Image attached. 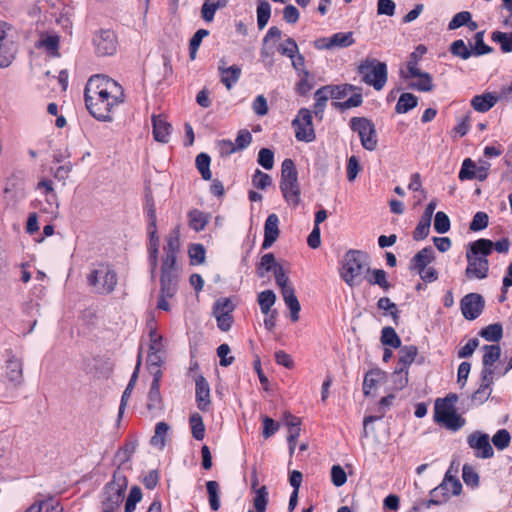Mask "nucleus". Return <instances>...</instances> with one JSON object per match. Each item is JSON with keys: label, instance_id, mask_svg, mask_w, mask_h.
Listing matches in <instances>:
<instances>
[{"label": "nucleus", "instance_id": "obj_46", "mask_svg": "<svg viewBox=\"0 0 512 512\" xmlns=\"http://www.w3.org/2000/svg\"><path fill=\"white\" fill-rule=\"evenodd\" d=\"M377 307L380 310L388 311L389 315L392 317V320L395 325H398L399 323V314L400 311L397 307V305L390 300L388 297H381L377 301Z\"/></svg>", "mask_w": 512, "mask_h": 512}, {"label": "nucleus", "instance_id": "obj_14", "mask_svg": "<svg viewBox=\"0 0 512 512\" xmlns=\"http://www.w3.org/2000/svg\"><path fill=\"white\" fill-rule=\"evenodd\" d=\"M467 443L471 448L476 450L475 456L477 458L488 459L494 455L488 434L475 431L468 436Z\"/></svg>", "mask_w": 512, "mask_h": 512}, {"label": "nucleus", "instance_id": "obj_34", "mask_svg": "<svg viewBox=\"0 0 512 512\" xmlns=\"http://www.w3.org/2000/svg\"><path fill=\"white\" fill-rule=\"evenodd\" d=\"M479 336L489 342H498L503 337V326L501 323H493L479 331Z\"/></svg>", "mask_w": 512, "mask_h": 512}, {"label": "nucleus", "instance_id": "obj_37", "mask_svg": "<svg viewBox=\"0 0 512 512\" xmlns=\"http://www.w3.org/2000/svg\"><path fill=\"white\" fill-rule=\"evenodd\" d=\"M280 266L281 265L276 262L273 253L264 254L261 257V261L257 267V274L259 277H264L266 272L273 271L274 273L276 271V268Z\"/></svg>", "mask_w": 512, "mask_h": 512}, {"label": "nucleus", "instance_id": "obj_21", "mask_svg": "<svg viewBox=\"0 0 512 512\" xmlns=\"http://www.w3.org/2000/svg\"><path fill=\"white\" fill-rule=\"evenodd\" d=\"M196 402L201 411H207L211 404L209 383L202 375L196 378Z\"/></svg>", "mask_w": 512, "mask_h": 512}, {"label": "nucleus", "instance_id": "obj_9", "mask_svg": "<svg viewBox=\"0 0 512 512\" xmlns=\"http://www.w3.org/2000/svg\"><path fill=\"white\" fill-rule=\"evenodd\" d=\"M295 137L298 141L313 142L316 138L313 127L312 112L307 108H301L292 121Z\"/></svg>", "mask_w": 512, "mask_h": 512}, {"label": "nucleus", "instance_id": "obj_7", "mask_svg": "<svg viewBox=\"0 0 512 512\" xmlns=\"http://www.w3.org/2000/svg\"><path fill=\"white\" fill-rule=\"evenodd\" d=\"M280 190L284 199L293 206L300 203V186L298 183V171L292 159L286 158L281 165Z\"/></svg>", "mask_w": 512, "mask_h": 512}, {"label": "nucleus", "instance_id": "obj_28", "mask_svg": "<svg viewBox=\"0 0 512 512\" xmlns=\"http://www.w3.org/2000/svg\"><path fill=\"white\" fill-rule=\"evenodd\" d=\"M219 71L221 73V82L228 90H230L233 85L237 83L241 76V68L237 65H232L228 68L219 66Z\"/></svg>", "mask_w": 512, "mask_h": 512}, {"label": "nucleus", "instance_id": "obj_24", "mask_svg": "<svg viewBox=\"0 0 512 512\" xmlns=\"http://www.w3.org/2000/svg\"><path fill=\"white\" fill-rule=\"evenodd\" d=\"M395 399V396L393 394H389L385 397H383L380 401H379V407H378V411L380 413V415L378 416H366L364 418V421H363V432H362V437H368L369 433H368V429H369V425L379 419H381L387 409L391 406L392 404V401Z\"/></svg>", "mask_w": 512, "mask_h": 512}, {"label": "nucleus", "instance_id": "obj_16", "mask_svg": "<svg viewBox=\"0 0 512 512\" xmlns=\"http://www.w3.org/2000/svg\"><path fill=\"white\" fill-rule=\"evenodd\" d=\"M451 484L452 495H459L462 491V484L455 476L450 475V471H447L442 483L434 488L430 494L434 498L445 497V502L449 499L450 495L447 494V486Z\"/></svg>", "mask_w": 512, "mask_h": 512}, {"label": "nucleus", "instance_id": "obj_59", "mask_svg": "<svg viewBox=\"0 0 512 512\" xmlns=\"http://www.w3.org/2000/svg\"><path fill=\"white\" fill-rule=\"evenodd\" d=\"M142 499V491L139 486H133L125 503V512H133L138 502Z\"/></svg>", "mask_w": 512, "mask_h": 512}, {"label": "nucleus", "instance_id": "obj_18", "mask_svg": "<svg viewBox=\"0 0 512 512\" xmlns=\"http://www.w3.org/2000/svg\"><path fill=\"white\" fill-rule=\"evenodd\" d=\"M435 260L434 249L431 246H426L418 251L410 260L409 270L416 272H423V270Z\"/></svg>", "mask_w": 512, "mask_h": 512}, {"label": "nucleus", "instance_id": "obj_38", "mask_svg": "<svg viewBox=\"0 0 512 512\" xmlns=\"http://www.w3.org/2000/svg\"><path fill=\"white\" fill-rule=\"evenodd\" d=\"M354 43L355 40L352 32H338L329 37V45H331L332 48H345L353 45Z\"/></svg>", "mask_w": 512, "mask_h": 512}, {"label": "nucleus", "instance_id": "obj_58", "mask_svg": "<svg viewBox=\"0 0 512 512\" xmlns=\"http://www.w3.org/2000/svg\"><path fill=\"white\" fill-rule=\"evenodd\" d=\"M455 411V407H452L445 402H442L441 398L435 401L434 407V421L438 423L443 418L448 416L450 413Z\"/></svg>", "mask_w": 512, "mask_h": 512}, {"label": "nucleus", "instance_id": "obj_62", "mask_svg": "<svg viewBox=\"0 0 512 512\" xmlns=\"http://www.w3.org/2000/svg\"><path fill=\"white\" fill-rule=\"evenodd\" d=\"M252 184L257 189L265 190L272 184V178L267 173H264L261 170L256 169L252 177Z\"/></svg>", "mask_w": 512, "mask_h": 512}, {"label": "nucleus", "instance_id": "obj_39", "mask_svg": "<svg viewBox=\"0 0 512 512\" xmlns=\"http://www.w3.org/2000/svg\"><path fill=\"white\" fill-rule=\"evenodd\" d=\"M381 343L391 348H399L401 346V339L393 327H384L381 331Z\"/></svg>", "mask_w": 512, "mask_h": 512}, {"label": "nucleus", "instance_id": "obj_8", "mask_svg": "<svg viewBox=\"0 0 512 512\" xmlns=\"http://www.w3.org/2000/svg\"><path fill=\"white\" fill-rule=\"evenodd\" d=\"M350 128L357 132L364 149L374 151L378 145L377 133L374 123L366 117H352Z\"/></svg>", "mask_w": 512, "mask_h": 512}, {"label": "nucleus", "instance_id": "obj_64", "mask_svg": "<svg viewBox=\"0 0 512 512\" xmlns=\"http://www.w3.org/2000/svg\"><path fill=\"white\" fill-rule=\"evenodd\" d=\"M233 310L234 305L229 298H219L213 306L214 315L232 314Z\"/></svg>", "mask_w": 512, "mask_h": 512}, {"label": "nucleus", "instance_id": "obj_20", "mask_svg": "<svg viewBox=\"0 0 512 512\" xmlns=\"http://www.w3.org/2000/svg\"><path fill=\"white\" fill-rule=\"evenodd\" d=\"M149 234V264L151 278H155V273L158 265V252H159V237L157 235V227H148Z\"/></svg>", "mask_w": 512, "mask_h": 512}, {"label": "nucleus", "instance_id": "obj_49", "mask_svg": "<svg viewBox=\"0 0 512 512\" xmlns=\"http://www.w3.org/2000/svg\"><path fill=\"white\" fill-rule=\"evenodd\" d=\"M210 162L211 158L206 153H200L196 157V167L200 172L202 178L207 181L211 180L212 178V173L210 171Z\"/></svg>", "mask_w": 512, "mask_h": 512}, {"label": "nucleus", "instance_id": "obj_22", "mask_svg": "<svg viewBox=\"0 0 512 512\" xmlns=\"http://www.w3.org/2000/svg\"><path fill=\"white\" fill-rule=\"evenodd\" d=\"M153 137L157 142L168 143L172 126L162 115L152 116Z\"/></svg>", "mask_w": 512, "mask_h": 512}, {"label": "nucleus", "instance_id": "obj_35", "mask_svg": "<svg viewBox=\"0 0 512 512\" xmlns=\"http://www.w3.org/2000/svg\"><path fill=\"white\" fill-rule=\"evenodd\" d=\"M169 429L170 427L166 422H158L155 426L154 435L150 439V444L163 450L166 445L165 437Z\"/></svg>", "mask_w": 512, "mask_h": 512}, {"label": "nucleus", "instance_id": "obj_30", "mask_svg": "<svg viewBox=\"0 0 512 512\" xmlns=\"http://www.w3.org/2000/svg\"><path fill=\"white\" fill-rule=\"evenodd\" d=\"M327 89L322 86L319 89H317L314 93V109L313 113L316 118L319 120L323 119V114L327 105V101L330 98L329 93L326 91Z\"/></svg>", "mask_w": 512, "mask_h": 512}, {"label": "nucleus", "instance_id": "obj_45", "mask_svg": "<svg viewBox=\"0 0 512 512\" xmlns=\"http://www.w3.org/2000/svg\"><path fill=\"white\" fill-rule=\"evenodd\" d=\"M270 15L271 5L269 2L266 0L259 1L257 5V24L260 30L267 25Z\"/></svg>", "mask_w": 512, "mask_h": 512}, {"label": "nucleus", "instance_id": "obj_50", "mask_svg": "<svg viewBox=\"0 0 512 512\" xmlns=\"http://www.w3.org/2000/svg\"><path fill=\"white\" fill-rule=\"evenodd\" d=\"M484 31H478L474 35V46L471 51L473 52V56H482L485 54H489L493 51V48L484 42Z\"/></svg>", "mask_w": 512, "mask_h": 512}, {"label": "nucleus", "instance_id": "obj_55", "mask_svg": "<svg viewBox=\"0 0 512 512\" xmlns=\"http://www.w3.org/2000/svg\"><path fill=\"white\" fill-rule=\"evenodd\" d=\"M462 478L467 486H470L472 488H476L479 486V475L475 471V469L468 464H465L463 466Z\"/></svg>", "mask_w": 512, "mask_h": 512}, {"label": "nucleus", "instance_id": "obj_52", "mask_svg": "<svg viewBox=\"0 0 512 512\" xmlns=\"http://www.w3.org/2000/svg\"><path fill=\"white\" fill-rule=\"evenodd\" d=\"M449 50L452 55L459 57L463 60H467L473 55V52L471 51V49L468 48V46L465 44V42L462 39L455 40L450 45Z\"/></svg>", "mask_w": 512, "mask_h": 512}, {"label": "nucleus", "instance_id": "obj_5", "mask_svg": "<svg viewBox=\"0 0 512 512\" xmlns=\"http://www.w3.org/2000/svg\"><path fill=\"white\" fill-rule=\"evenodd\" d=\"M127 485V477L122 472L116 470L113 473L112 480L103 488L102 512H117L123 502Z\"/></svg>", "mask_w": 512, "mask_h": 512}, {"label": "nucleus", "instance_id": "obj_41", "mask_svg": "<svg viewBox=\"0 0 512 512\" xmlns=\"http://www.w3.org/2000/svg\"><path fill=\"white\" fill-rule=\"evenodd\" d=\"M465 423V419L458 414L456 410L438 422V424L444 425L448 430L453 432L460 430Z\"/></svg>", "mask_w": 512, "mask_h": 512}, {"label": "nucleus", "instance_id": "obj_33", "mask_svg": "<svg viewBox=\"0 0 512 512\" xmlns=\"http://www.w3.org/2000/svg\"><path fill=\"white\" fill-rule=\"evenodd\" d=\"M332 99H342L348 95L349 92L361 91V88L352 84L340 85H325L324 86Z\"/></svg>", "mask_w": 512, "mask_h": 512}, {"label": "nucleus", "instance_id": "obj_54", "mask_svg": "<svg viewBox=\"0 0 512 512\" xmlns=\"http://www.w3.org/2000/svg\"><path fill=\"white\" fill-rule=\"evenodd\" d=\"M268 503V491L265 486L260 487L256 491V495L253 499V505L256 512H266V506Z\"/></svg>", "mask_w": 512, "mask_h": 512}, {"label": "nucleus", "instance_id": "obj_36", "mask_svg": "<svg viewBox=\"0 0 512 512\" xmlns=\"http://www.w3.org/2000/svg\"><path fill=\"white\" fill-rule=\"evenodd\" d=\"M188 218L189 226L196 232L204 230L208 223V215L198 209L191 210L188 214Z\"/></svg>", "mask_w": 512, "mask_h": 512}, {"label": "nucleus", "instance_id": "obj_56", "mask_svg": "<svg viewBox=\"0 0 512 512\" xmlns=\"http://www.w3.org/2000/svg\"><path fill=\"white\" fill-rule=\"evenodd\" d=\"M450 219L446 213L438 211L434 218V229L439 234L447 233L450 230Z\"/></svg>", "mask_w": 512, "mask_h": 512}, {"label": "nucleus", "instance_id": "obj_40", "mask_svg": "<svg viewBox=\"0 0 512 512\" xmlns=\"http://www.w3.org/2000/svg\"><path fill=\"white\" fill-rule=\"evenodd\" d=\"M417 78H419L418 81L408 84L410 89L421 92H430L434 89L432 76L428 72H423Z\"/></svg>", "mask_w": 512, "mask_h": 512}, {"label": "nucleus", "instance_id": "obj_53", "mask_svg": "<svg viewBox=\"0 0 512 512\" xmlns=\"http://www.w3.org/2000/svg\"><path fill=\"white\" fill-rule=\"evenodd\" d=\"M180 250V232L178 228L171 231L164 246V253L178 254Z\"/></svg>", "mask_w": 512, "mask_h": 512}, {"label": "nucleus", "instance_id": "obj_4", "mask_svg": "<svg viewBox=\"0 0 512 512\" xmlns=\"http://www.w3.org/2000/svg\"><path fill=\"white\" fill-rule=\"evenodd\" d=\"M86 279L93 291L100 295L111 294L118 283L116 271L107 262L93 263Z\"/></svg>", "mask_w": 512, "mask_h": 512}, {"label": "nucleus", "instance_id": "obj_15", "mask_svg": "<svg viewBox=\"0 0 512 512\" xmlns=\"http://www.w3.org/2000/svg\"><path fill=\"white\" fill-rule=\"evenodd\" d=\"M6 378L14 386H19L23 383V362L10 352L5 362Z\"/></svg>", "mask_w": 512, "mask_h": 512}, {"label": "nucleus", "instance_id": "obj_26", "mask_svg": "<svg viewBox=\"0 0 512 512\" xmlns=\"http://www.w3.org/2000/svg\"><path fill=\"white\" fill-rule=\"evenodd\" d=\"M398 354L399 359L396 367L408 370L418 354V348L415 345L400 346Z\"/></svg>", "mask_w": 512, "mask_h": 512}, {"label": "nucleus", "instance_id": "obj_31", "mask_svg": "<svg viewBox=\"0 0 512 512\" xmlns=\"http://www.w3.org/2000/svg\"><path fill=\"white\" fill-rule=\"evenodd\" d=\"M483 350L485 351L482 357V366L488 368H494V364L500 359L501 348L498 344L484 345Z\"/></svg>", "mask_w": 512, "mask_h": 512}, {"label": "nucleus", "instance_id": "obj_19", "mask_svg": "<svg viewBox=\"0 0 512 512\" xmlns=\"http://www.w3.org/2000/svg\"><path fill=\"white\" fill-rule=\"evenodd\" d=\"M279 218L275 213L270 214L264 224V240L262 249L270 248L279 237Z\"/></svg>", "mask_w": 512, "mask_h": 512}, {"label": "nucleus", "instance_id": "obj_10", "mask_svg": "<svg viewBox=\"0 0 512 512\" xmlns=\"http://www.w3.org/2000/svg\"><path fill=\"white\" fill-rule=\"evenodd\" d=\"M11 30L12 28L7 22L0 21V68L10 66L17 53Z\"/></svg>", "mask_w": 512, "mask_h": 512}, {"label": "nucleus", "instance_id": "obj_47", "mask_svg": "<svg viewBox=\"0 0 512 512\" xmlns=\"http://www.w3.org/2000/svg\"><path fill=\"white\" fill-rule=\"evenodd\" d=\"M136 446V442L133 441L126 443L123 448L118 450V452L115 455V459L118 461V471H120L119 469L121 466L130 461L132 455L136 451Z\"/></svg>", "mask_w": 512, "mask_h": 512}, {"label": "nucleus", "instance_id": "obj_3", "mask_svg": "<svg viewBox=\"0 0 512 512\" xmlns=\"http://www.w3.org/2000/svg\"><path fill=\"white\" fill-rule=\"evenodd\" d=\"M367 271H370V266L366 252L350 249L344 254L339 274L349 287L361 284L363 275Z\"/></svg>", "mask_w": 512, "mask_h": 512}, {"label": "nucleus", "instance_id": "obj_63", "mask_svg": "<svg viewBox=\"0 0 512 512\" xmlns=\"http://www.w3.org/2000/svg\"><path fill=\"white\" fill-rule=\"evenodd\" d=\"M510 434L506 429L498 430L492 437V442L498 450L507 448L510 444Z\"/></svg>", "mask_w": 512, "mask_h": 512}, {"label": "nucleus", "instance_id": "obj_61", "mask_svg": "<svg viewBox=\"0 0 512 512\" xmlns=\"http://www.w3.org/2000/svg\"><path fill=\"white\" fill-rule=\"evenodd\" d=\"M257 162L266 170L272 169L274 166V152L269 148L260 149Z\"/></svg>", "mask_w": 512, "mask_h": 512}, {"label": "nucleus", "instance_id": "obj_2", "mask_svg": "<svg viewBox=\"0 0 512 512\" xmlns=\"http://www.w3.org/2000/svg\"><path fill=\"white\" fill-rule=\"evenodd\" d=\"M491 240L480 238L470 242L466 250L467 267L465 276L468 279H485L489 272Z\"/></svg>", "mask_w": 512, "mask_h": 512}, {"label": "nucleus", "instance_id": "obj_1", "mask_svg": "<svg viewBox=\"0 0 512 512\" xmlns=\"http://www.w3.org/2000/svg\"><path fill=\"white\" fill-rule=\"evenodd\" d=\"M84 99L89 113L97 120L111 122L114 108L124 103L123 87L106 75H93L89 78L85 89Z\"/></svg>", "mask_w": 512, "mask_h": 512}, {"label": "nucleus", "instance_id": "obj_29", "mask_svg": "<svg viewBox=\"0 0 512 512\" xmlns=\"http://www.w3.org/2000/svg\"><path fill=\"white\" fill-rule=\"evenodd\" d=\"M283 300L290 310L291 320L296 322L299 320L300 303L295 295L294 289H286L282 293Z\"/></svg>", "mask_w": 512, "mask_h": 512}, {"label": "nucleus", "instance_id": "obj_32", "mask_svg": "<svg viewBox=\"0 0 512 512\" xmlns=\"http://www.w3.org/2000/svg\"><path fill=\"white\" fill-rule=\"evenodd\" d=\"M418 105V98L409 92L402 93L395 106V111L399 114L407 113Z\"/></svg>", "mask_w": 512, "mask_h": 512}, {"label": "nucleus", "instance_id": "obj_13", "mask_svg": "<svg viewBox=\"0 0 512 512\" xmlns=\"http://www.w3.org/2000/svg\"><path fill=\"white\" fill-rule=\"evenodd\" d=\"M485 300L479 293H468L460 301L462 315L467 320H475L483 312Z\"/></svg>", "mask_w": 512, "mask_h": 512}, {"label": "nucleus", "instance_id": "obj_17", "mask_svg": "<svg viewBox=\"0 0 512 512\" xmlns=\"http://www.w3.org/2000/svg\"><path fill=\"white\" fill-rule=\"evenodd\" d=\"M487 177L488 173L485 172L483 167H478V165H476V163L470 158L464 159L458 174V178L461 181L473 179L484 181L487 179Z\"/></svg>", "mask_w": 512, "mask_h": 512}, {"label": "nucleus", "instance_id": "obj_25", "mask_svg": "<svg viewBox=\"0 0 512 512\" xmlns=\"http://www.w3.org/2000/svg\"><path fill=\"white\" fill-rule=\"evenodd\" d=\"M387 374L379 368H374L365 374L363 381V392L369 395L372 389H375L378 384L383 382Z\"/></svg>", "mask_w": 512, "mask_h": 512}, {"label": "nucleus", "instance_id": "obj_51", "mask_svg": "<svg viewBox=\"0 0 512 512\" xmlns=\"http://www.w3.org/2000/svg\"><path fill=\"white\" fill-rule=\"evenodd\" d=\"M189 423L193 437L196 440H202L205 436V425L203 423L202 416L198 413L192 414L190 416Z\"/></svg>", "mask_w": 512, "mask_h": 512}, {"label": "nucleus", "instance_id": "obj_48", "mask_svg": "<svg viewBox=\"0 0 512 512\" xmlns=\"http://www.w3.org/2000/svg\"><path fill=\"white\" fill-rule=\"evenodd\" d=\"M491 39L500 44L503 53L512 52V33L494 31L491 35Z\"/></svg>", "mask_w": 512, "mask_h": 512}, {"label": "nucleus", "instance_id": "obj_42", "mask_svg": "<svg viewBox=\"0 0 512 512\" xmlns=\"http://www.w3.org/2000/svg\"><path fill=\"white\" fill-rule=\"evenodd\" d=\"M144 210L148 218V227H157L155 202L150 190L145 192Z\"/></svg>", "mask_w": 512, "mask_h": 512}, {"label": "nucleus", "instance_id": "obj_11", "mask_svg": "<svg viewBox=\"0 0 512 512\" xmlns=\"http://www.w3.org/2000/svg\"><path fill=\"white\" fill-rule=\"evenodd\" d=\"M179 273L161 272L160 275V296L157 308L164 311L170 310L167 299L173 298L178 291Z\"/></svg>", "mask_w": 512, "mask_h": 512}, {"label": "nucleus", "instance_id": "obj_57", "mask_svg": "<svg viewBox=\"0 0 512 512\" xmlns=\"http://www.w3.org/2000/svg\"><path fill=\"white\" fill-rule=\"evenodd\" d=\"M393 388L395 390H402L408 384V370L395 367L392 373Z\"/></svg>", "mask_w": 512, "mask_h": 512}, {"label": "nucleus", "instance_id": "obj_43", "mask_svg": "<svg viewBox=\"0 0 512 512\" xmlns=\"http://www.w3.org/2000/svg\"><path fill=\"white\" fill-rule=\"evenodd\" d=\"M276 295L272 290H265L258 294V303L261 312L268 315L271 312L272 306L275 304Z\"/></svg>", "mask_w": 512, "mask_h": 512}, {"label": "nucleus", "instance_id": "obj_23", "mask_svg": "<svg viewBox=\"0 0 512 512\" xmlns=\"http://www.w3.org/2000/svg\"><path fill=\"white\" fill-rule=\"evenodd\" d=\"M501 96H497L491 92H485L481 95H476L471 100V106L475 111L485 113L489 111L498 102Z\"/></svg>", "mask_w": 512, "mask_h": 512}, {"label": "nucleus", "instance_id": "obj_44", "mask_svg": "<svg viewBox=\"0 0 512 512\" xmlns=\"http://www.w3.org/2000/svg\"><path fill=\"white\" fill-rule=\"evenodd\" d=\"M219 483L214 480H210L206 483V489L209 498V505L213 511H217L220 508V496H219Z\"/></svg>", "mask_w": 512, "mask_h": 512}, {"label": "nucleus", "instance_id": "obj_12", "mask_svg": "<svg viewBox=\"0 0 512 512\" xmlns=\"http://www.w3.org/2000/svg\"><path fill=\"white\" fill-rule=\"evenodd\" d=\"M95 51L99 56H110L116 52L117 38L110 29H101L93 37Z\"/></svg>", "mask_w": 512, "mask_h": 512}, {"label": "nucleus", "instance_id": "obj_6", "mask_svg": "<svg viewBox=\"0 0 512 512\" xmlns=\"http://www.w3.org/2000/svg\"><path fill=\"white\" fill-rule=\"evenodd\" d=\"M357 73L361 75L362 82L380 91L388 80V69L385 62L376 58L366 57L357 66Z\"/></svg>", "mask_w": 512, "mask_h": 512}, {"label": "nucleus", "instance_id": "obj_60", "mask_svg": "<svg viewBox=\"0 0 512 512\" xmlns=\"http://www.w3.org/2000/svg\"><path fill=\"white\" fill-rule=\"evenodd\" d=\"M362 103H363V97H362L361 91H357L351 97H349L346 101L335 102V103H333V105L336 108L344 111V110H347V109H350L353 107H359L362 105Z\"/></svg>", "mask_w": 512, "mask_h": 512}, {"label": "nucleus", "instance_id": "obj_27", "mask_svg": "<svg viewBox=\"0 0 512 512\" xmlns=\"http://www.w3.org/2000/svg\"><path fill=\"white\" fill-rule=\"evenodd\" d=\"M365 279L370 285H378L384 291H388L392 285L387 280V273L383 269H371L367 271Z\"/></svg>", "mask_w": 512, "mask_h": 512}]
</instances>
